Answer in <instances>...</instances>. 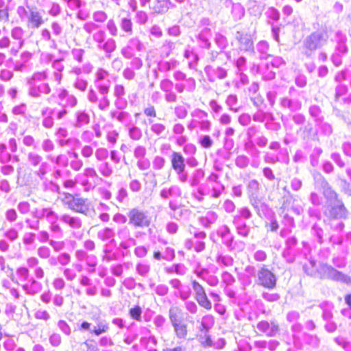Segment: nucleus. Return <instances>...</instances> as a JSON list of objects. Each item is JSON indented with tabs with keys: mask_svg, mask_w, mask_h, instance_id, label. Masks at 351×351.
Listing matches in <instances>:
<instances>
[{
	"mask_svg": "<svg viewBox=\"0 0 351 351\" xmlns=\"http://www.w3.org/2000/svg\"><path fill=\"white\" fill-rule=\"evenodd\" d=\"M49 72L48 70L34 72L26 79L27 94L29 97L38 99L43 95H49L51 92L50 85L46 80H48Z\"/></svg>",
	"mask_w": 351,
	"mask_h": 351,
	"instance_id": "1",
	"label": "nucleus"
},
{
	"mask_svg": "<svg viewBox=\"0 0 351 351\" xmlns=\"http://www.w3.org/2000/svg\"><path fill=\"white\" fill-rule=\"evenodd\" d=\"M16 284L21 285L25 294L34 296L43 289V285L30 274L26 267H19L16 269Z\"/></svg>",
	"mask_w": 351,
	"mask_h": 351,
	"instance_id": "2",
	"label": "nucleus"
},
{
	"mask_svg": "<svg viewBox=\"0 0 351 351\" xmlns=\"http://www.w3.org/2000/svg\"><path fill=\"white\" fill-rule=\"evenodd\" d=\"M16 14L22 22L26 23L29 29H38L45 23L41 12L36 7L20 5L16 8Z\"/></svg>",
	"mask_w": 351,
	"mask_h": 351,
	"instance_id": "3",
	"label": "nucleus"
},
{
	"mask_svg": "<svg viewBox=\"0 0 351 351\" xmlns=\"http://www.w3.org/2000/svg\"><path fill=\"white\" fill-rule=\"evenodd\" d=\"M191 119L187 123V129L189 131H200L208 132L210 130L212 123L208 120V114L207 112L200 109L195 108L191 112Z\"/></svg>",
	"mask_w": 351,
	"mask_h": 351,
	"instance_id": "4",
	"label": "nucleus"
},
{
	"mask_svg": "<svg viewBox=\"0 0 351 351\" xmlns=\"http://www.w3.org/2000/svg\"><path fill=\"white\" fill-rule=\"evenodd\" d=\"M328 39V35L324 29H319L311 34L303 42L305 56L311 57L313 52L326 45Z\"/></svg>",
	"mask_w": 351,
	"mask_h": 351,
	"instance_id": "5",
	"label": "nucleus"
},
{
	"mask_svg": "<svg viewBox=\"0 0 351 351\" xmlns=\"http://www.w3.org/2000/svg\"><path fill=\"white\" fill-rule=\"evenodd\" d=\"M252 213L247 207H242L237 210V214L233 216L232 223L237 233L243 237H247L250 232V227L247 225L246 220L251 219Z\"/></svg>",
	"mask_w": 351,
	"mask_h": 351,
	"instance_id": "6",
	"label": "nucleus"
},
{
	"mask_svg": "<svg viewBox=\"0 0 351 351\" xmlns=\"http://www.w3.org/2000/svg\"><path fill=\"white\" fill-rule=\"evenodd\" d=\"M256 277V282L259 286L268 289H273L276 287L277 278L265 265H261L258 267Z\"/></svg>",
	"mask_w": 351,
	"mask_h": 351,
	"instance_id": "7",
	"label": "nucleus"
},
{
	"mask_svg": "<svg viewBox=\"0 0 351 351\" xmlns=\"http://www.w3.org/2000/svg\"><path fill=\"white\" fill-rule=\"evenodd\" d=\"M27 161L33 167H38L34 174L40 180H43L49 171L50 166L48 162L43 160L42 156L34 152H30L27 155Z\"/></svg>",
	"mask_w": 351,
	"mask_h": 351,
	"instance_id": "8",
	"label": "nucleus"
},
{
	"mask_svg": "<svg viewBox=\"0 0 351 351\" xmlns=\"http://www.w3.org/2000/svg\"><path fill=\"white\" fill-rule=\"evenodd\" d=\"M106 33L102 29H98L93 34V40L97 44V49L110 54L116 50V41L112 38L106 39Z\"/></svg>",
	"mask_w": 351,
	"mask_h": 351,
	"instance_id": "9",
	"label": "nucleus"
},
{
	"mask_svg": "<svg viewBox=\"0 0 351 351\" xmlns=\"http://www.w3.org/2000/svg\"><path fill=\"white\" fill-rule=\"evenodd\" d=\"M127 215L129 219L128 223L132 226L143 228L150 225V217L142 209L133 208L128 211Z\"/></svg>",
	"mask_w": 351,
	"mask_h": 351,
	"instance_id": "10",
	"label": "nucleus"
},
{
	"mask_svg": "<svg viewBox=\"0 0 351 351\" xmlns=\"http://www.w3.org/2000/svg\"><path fill=\"white\" fill-rule=\"evenodd\" d=\"M60 221L68 226L74 238L80 240L82 238V232L80 230L82 227V220L77 216L71 215L69 213L60 215Z\"/></svg>",
	"mask_w": 351,
	"mask_h": 351,
	"instance_id": "11",
	"label": "nucleus"
},
{
	"mask_svg": "<svg viewBox=\"0 0 351 351\" xmlns=\"http://www.w3.org/2000/svg\"><path fill=\"white\" fill-rule=\"evenodd\" d=\"M323 214L325 218L347 219L348 210L342 200L330 204H326Z\"/></svg>",
	"mask_w": 351,
	"mask_h": 351,
	"instance_id": "12",
	"label": "nucleus"
},
{
	"mask_svg": "<svg viewBox=\"0 0 351 351\" xmlns=\"http://www.w3.org/2000/svg\"><path fill=\"white\" fill-rule=\"evenodd\" d=\"M88 101L93 105H95L100 110L106 111L110 107V99L108 94L98 92L90 88L87 93Z\"/></svg>",
	"mask_w": 351,
	"mask_h": 351,
	"instance_id": "13",
	"label": "nucleus"
},
{
	"mask_svg": "<svg viewBox=\"0 0 351 351\" xmlns=\"http://www.w3.org/2000/svg\"><path fill=\"white\" fill-rule=\"evenodd\" d=\"M191 286L193 291L194 299L197 304L207 311L212 308V302L208 299L204 287L197 280H191Z\"/></svg>",
	"mask_w": 351,
	"mask_h": 351,
	"instance_id": "14",
	"label": "nucleus"
},
{
	"mask_svg": "<svg viewBox=\"0 0 351 351\" xmlns=\"http://www.w3.org/2000/svg\"><path fill=\"white\" fill-rule=\"evenodd\" d=\"M238 49L247 53H254V40L252 35L244 30L237 31L234 35Z\"/></svg>",
	"mask_w": 351,
	"mask_h": 351,
	"instance_id": "15",
	"label": "nucleus"
},
{
	"mask_svg": "<svg viewBox=\"0 0 351 351\" xmlns=\"http://www.w3.org/2000/svg\"><path fill=\"white\" fill-rule=\"evenodd\" d=\"M109 73L106 70L99 68L95 73L94 85L96 90L101 93H105L109 95L111 81L109 79Z\"/></svg>",
	"mask_w": 351,
	"mask_h": 351,
	"instance_id": "16",
	"label": "nucleus"
},
{
	"mask_svg": "<svg viewBox=\"0 0 351 351\" xmlns=\"http://www.w3.org/2000/svg\"><path fill=\"white\" fill-rule=\"evenodd\" d=\"M169 284L173 289V295L182 301L189 299L192 295V291L189 285H184L178 278H172L169 280Z\"/></svg>",
	"mask_w": 351,
	"mask_h": 351,
	"instance_id": "17",
	"label": "nucleus"
},
{
	"mask_svg": "<svg viewBox=\"0 0 351 351\" xmlns=\"http://www.w3.org/2000/svg\"><path fill=\"white\" fill-rule=\"evenodd\" d=\"M182 195V189L178 184L165 186L159 193V196L162 199L173 203H177V199L181 198Z\"/></svg>",
	"mask_w": 351,
	"mask_h": 351,
	"instance_id": "18",
	"label": "nucleus"
},
{
	"mask_svg": "<svg viewBox=\"0 0 351 351\" xmlns=\"http://www.w3.org/2000/svg\"><path fill=\"white\" fill-rule=\"evenodd\" d=\"M44 186L45 190L49 189L53 192H57L59 193L60 196L58 198L61 201L62 204L66 206L69 209L71 208L73 204L76 195H73V194L67 192H60L59 186L52 181L45 182Z\"/></svg>",
	"mask_w": 351,
	"mask_h": 351,
	"instance_id": "19",
	"label": "nucleus"
},
{
	"mask_svg": "<svg viewBox=\"0 0 351 351\" xmlns=\"http://www.w3.org/2000/svg\"><path fill=\"white\" fill-rule=\"evenodd\" d=\"M145 46L138 37H132L128 41L127 45L121 49V55L127 59L134 56V51H142Z\"/></svg>",
	"mask_w": 351,
	"mask_h": 351,
	"instance_id": "20",
	"label": "nucleus"
},
{
	"mask_svg": "<svg viewBox=\"0 0 351 351\" xmlns=\"http://www.w3.org/2000/svg\"><path fill=\"white\" fill-rule=\"evenodd\" d=\"M149 8L152 14L162 15L169 10L176 8V5L171 0H152Z\"/></svg>",
	"mask_w": 351,
	"mask_h": 351,
	"instance_id": "21",
	"label": "nucleus"
},
{
	"mask_svg": "<svg viewBox=\"0 0 351 351\" xmlns=\"http://www.w3.org/2000/svg\"><path fill=\"white\" fill-rule=\"evenodd\" d=\"M71 210L88 215L93 210L90 201L87 198H84L76 195L73 204L70 208Z\"/></svg>",
	"mask_w": 351,
	"mask_h": 351,
	"instance_id": "22",
	"label": "nucleus"
},
{
	"mask_svg": "<svg viewBox=\"0 0 351 351\" xmlns=\"http://www.w3.org/2000/svg\"><path fill=\"white\" fill-rule=\"evenodd\" d=\"M204 72L210 82H215L217 80H223L228 76L226 69L215 65H207L204 68Z\"/></svg>",
	"mask_w": 351,
	"mask_h": 351,
	"instance_id": "23",
	"label": "nucleus"
},
{
	"mask_svg": "<svg viewBox=\"0 0 351 351\" xmlns=\"http://www.w3.org/2000/svg\"><path fill=\"white\" fill-rule=\"evenodd\" d=\"M257 329L267 337H276L280 331L279 325L276 321H261L257 324Z\"/></svg>",
	"mask_w": 351,
	"mask_h": 351,
	"instance_id": "24",
	"label": "nucleus"
},
{
	"mask_svg": "<svg viewBox=\"0 0 351 351\" xmlns=\"http://www.w3.org/2000/svg\"><path fill=\"white\" fill-rule=\"evenodd\" d=\"M250 204L255 210L257 215L261 218H266L267 219L274 218V213L273 210L267 204L262 202L260 199L251 202Z\"/></svg>",
	"mask_w": 351,
	"mask_h": 351,
	"instance_id": "25",
	"label": "nucleus"
},
{
	"mask_svg": "<svg viewBox=\"0 0 351 351\" xmlns=\"http://www.w3.org/2000/svg\"><path fill=\"white\" fill-rule=\"evenodd\" d=\"M244 150L250 154L253 158L250 165L254 169L259 167L261 160L259 158L260 151L256 148L254 140L247 139L243 145Z\"/></svg>",
	"mask_w": 351,
	"mask_h": 351,
	"instance_id": "26",
	"label": "nucleus"
},
{
	"mask_svg": "<svg viewBox=\"0 0 351 351\" xmlns=\"http://www.w3.org/2000/svg\"><path fill=\"white\" fill-rule=\"evenodd\" d=\"M58 105L62 108H75L77 104V99L73 95H71L64 88L60 89L58 95Z\"/></svg>",
	"mask_w": 351,
	"mask_h": 351,
	"instance_id": "27",
	"label": "nucleus"
},
{
	"mask_svg": "<svg viewBox=\"0 0 351 351\" xmlns=\"http://www.w3.org/2000/svg\"><path fill=\"white\" fill-rule=\"evenodd\" d=\"M280 106L291 112L299 111L302 108V101L296 97H283L279 99Z\"/></svg>",
	"mask_w": 351,
	"mask_h": 351,
	"instance_id": "28",
	"label": "nucleus"
},
{
	"mask_svg": "<svg viewBox=\"0 0 351 351\" xmlns=\"http://www.w3.org/2000/svg\"><path fill=\"white\" fill-rule=\"evenodd\" d=\"M324 275L326 278L335 281H340L346 284L351 283V278L342 272L335 269L331 266H326L324 269Z\"/></svg>",
	"mask_w": 351,
	"mask_h": 351,
	"instance_id": "29",
	"label": "nucleus"
},
{
	"mask_svg": "<svg viewBox=\"0 0 351 351\" xmlns=\"http://www.w3.org/2000/svg\"><path fill=\"white\" fill-rule=\"evenodd\" d=\"M246 190L250 203H251L259 199L261 185L257 180L251 179L246 184Z\"/></svg>",
	"mask_w": 351,
	"mask_h": 351,
	"instance_id": "30",
	"label": "nucleus"
},
{
	"mask_svg": "<svg viewBox=\"0 0 351 351\" xmlns=\"http://www.w3.org/2000/svg\"><path fill=\"white\" fill-rule=\"evenodd\" d=\"M13 283H16L15 279L12 280L11 278H3L1 280V286L5 293L9 295L16 301L20 299L21 293L19 289L13 286Z\"/></svg>",
	"mask_w": 351,
	"mask_h": 351,
	"instance_id": "31",
	"label": "nucleus"
},
{
	"mask_svg": "<svg viewBox=\"0 0 351 351\" xmlns=\"http://www.w3.org/2000/svg\"><path fill=\"white\" fill-rule=\"evenodd\" d=\"M174 88L176 92L180 94L184 92L191 93L196 89V81L193 77H189L183 82H176Z\"/></svg>",
	"mask_w": 351,
	"mask_h": 351,
	"instance_id": "32",
	"label": "nucleus"
},
{
	"mask_svg": "<svg viewBox=\"0 0 351 351\" xmlns=\"http://www.w3.org/2000/svg\"><path fill=\"white\" fill-rule=\"evenodd\" d=\"M168 206L171 210L169 213L171 217L177 220L188 217L191 213L189 209L184 208L178 203L169 202Z\"/></svg>",
	"mask_w": 351,
	"mask_h": 351,
	"instance_id": "33",
	"label": "nucleus"
},
{
	"mask_svg": "<svg viewBox=\"0 0 351 351\" xmlns=\"http://www.w3.org/2000/svg\"><path fill=\"white\" fill-rule=\"evenodd\" d=\"M217 235L221 237V241L228 248H232L234 236L227 225L219 226L217 230Z\"/></svg>",
	"mask_w": 351,
	"mask_h": 351,
	"instance_id": "34",
	"label": "nucleus"
},
{
	"mask_svg": "<svg viewBox=\"0 0 351 351\" xmlns=\"http://www.w3.org/2000/svg\"><path fill=\"white\" fill-rule=\"evenodd\" d=\"M118 237L121 239L120 245L123 249L128 248L131 245H135L136 241L130 237V232L128 227L120 228L117 232Z\"/></svg>",
	"mask_w": 351,
	"mask_h": 351,
	"instance_id": "35",
	"label": "nucleus"
},
{
	"mask_svg": "<svg viewBox=\"0 0 351 351\" xmlns=\"http://www.w3.org/2000/svg\"><path fill=\"white\" fill-rule=\"evenodd\" d=\"M264 161L268 164H275L278 162L288 164L289 162L288 151L286 148H284L276 156L267 154L264 157Z\"/></svg>",
	"mask_w": 351,
	"mask_h": 351,
	"instance_id": "36",
	"label": "nucleus"
},
{
	"mask_svg": "<svg viewBox=\"0 0 351 351\" xmlns=\"http://www.w3.org/2000/svg\"><path fill=\"white\" fill-rule=\"evenodd\" d=\"M110 117L112 119H115L127 128L132 124V117L128 112L119 110L111 111Z\"/></svg>",
	"mask_w": 351,
	"mask_h": 351,
	"instance_id": "37",
	"label": "nucleus"
},
{
	"mask_svg": "<svg viewBox=\"0 0 351 351\" xmlns=\"http://www.w3.org/2000/svg\"><path fill=\"white\" fill-rule=\"evenodd\" d=\"M79 283L82 287H86V294L88 296H95L97 294L98 289L93 285L92 280L85 275H81L79 278Z\"/></svg>",
	"mask_w": 351,
	"mask_h": 351,
	"instance_id": "38",
	"label": "nucleus"
},
{
	"mask_svg": "<svg viewBox=\"0 0 351 351\" xmlns=\"http://www.w3.org/2000/svg\"><path fill=\"white\" fill-rule=\"evenodd\" d=\"M171 164L174 171L186 169L185 159L180 152H172L171 155Z\"/></svg>",
	"mask_w": 351,
	"mask_h": 351,
	"instance_id": "39",
	"label": "nucleus"
},
{
	"mask_svg": "<svg viewBox=\"0 0 351 351\" xmlns=\"http://www.w3.org/2000/svg\"><path fill=\"white\" fill-rule=\"evenodd\" d=\"M55 112V109L49 107H45L41 110V116L43 117L42 125L44 128L50 129L54 125L52 114Z\"/></svg>",
	"mask_w": 351,
	"mask_h": 351,
	"instance_id": "40",
	"label": "nucleus"
},
{
	"mask_svg": "<svg viewBox=\"0 0 351 351\" xmlns=\"http://www.w3.org/2000/svg\"><path fill=\"white\" fill-rule=\"evenodd\" d=\"M51 66L54 70L52 78L59 85L62 80V71H64V66L61 60H54L52 62Z\"/></svg>",
	"mask_w": 351,
	"mask_h": 351,
	"instance_id": "41",
	"label": "nucleus"
},
{
	"mask_svg": "<svg viewBox=\"0 0 351 351\" xmlns=\"http://www.w3.org/2000/svg\"><path fill=\"white\" fill-rule=\"evenodd\" d=\"M212 31L210 28L205 27L202 29L197 36L198 42L202 47L210 49L211 43L210 41L212 37Z\"/></svg>",
	"mask_w": 351,
	"mask_h": 351,
	"instance_id": "42",
	"label": "nucleus"
},
{
	"mask_svg": "<svg viewBox=\"0 0 351 351\" xmlns=\"http://www.w3.org/2000/svg\"><path fill=\"white\" fill-rule=\"evenodd\" d=\"M184 57L188 61V66L190 69L197 70L199 62L198 55L191 48H187L184 52Z\"/></svg>",
	"mask_w": 351,
	"mask_h": 351,
	"instance_id": "43",
	"label": "nucleus"
},
{
	"mask_svg": "<svg viewBox=\"0 0 351 351\" xmlns=\"http://www.w3.org/2000/svg\"><path fill=\"white\" fill-rule=\"evenodd\" d=\"M217 219L218 215L215 212L210 210L199 218V222L204 228H208L215 223Z\"/></svg>",
	"mask_w": 351,
	"mask_h": 351,
	"instance_id": "44",
	"label": "nucleus"
},
{
	"mask_svg": "<svg viewBox=\"0 0 351 351\" xmlns=\"http://www.w3.org/2000/svg\"><path fill=\"white\" fill-rule=\"evenodd\" d=\"M194 250L201 252L205 250L206 244L204 240L206 238V234L204 231H199L194 234Z\"/></svg>",
	"mask_w": 351,
	"mask_h": 351,
	"instance_id": "45",
	"label": "nucleus"
},
{
	"mask_svg": "<svg viewBox=\"0 0 351 351\" xmlns=\"http://www.w3.org/2000/svg\"><path fill=\"white\" fill-rule=\"evenodd\" d=\"M172 326L178 339L180 340H184L186 339L188 335L187 325L183 321Z\"/></svg>",
	"mask_w": 351,
	"mask_h": 351,
	"instance_id": "46",
	"label": "nucleus"
},
{
	"mask_svg": "<svg viewBox=\"0 0 351 351\" xmlns=\"http://www.w3.org/2000/svg\"><path fill=\"white\" fill-rule=\"evenodd\" d=\"M344 219H345L324 218V222L331 229L341 232L344 228V223L343 222Z\"/></svg>",
	"mask_w": 351,
	"mask_h": 351,
	"instance_id": "47",
	"label": "nucleus"
},
{
	"mask_svg": "<svg viewBox=\"0 0 351 351\" xmlns=\"http://www.w3.org/2000/svg\"><path fill=\"white\" fill-rule=\"evenodd\" d=\"M97 168L100 175L104 178H109L113 173L112 166L108 161L99 162Z\"/></svg>",
	"mask_w": 351,
	"mask_h": 351,
	"instance_id": "48",
	"label": "nucleus"
},
{
	"mask_svg": "<svg viewBox=\"0 0 351 351\" xmlns=\"http://www.w3.org/2000/svg\"><path fill=\"white\" fill-rule=\"evenodd\" d=\"M322 193L326 199V204H330L341 199L339 198L338 194L332 189L331 186L322 191Z\"/></svg>",
	"mask_w": 351,
	"mask_h": 351,
	"instance_id": "49",
	"label": "nucleus"
},
{
	"mask_svg": "<svg viewBox=\"0 0 351 351\" xmlns=\"http://www.w3.org/2000/svg\"><path fill=\"white\" fill-rule=\"evenodd\" d=\"M40 39L45 42L49 43L51 49H56L58 48L57 42L52 37V34L48 29L43 28L40 30Z\"/></svg>",
	"mask_w": 351,
	"mask_h": 351,
	"instance_id": "50",
	"label": "nucleus"
},
{
	"mask_svg": "<svg viewBox=\"0 0 351 351\" xmlns=\"http://www.w3.org/2000/svg\"><path fill=\"white\" fill-rule=\"evenodd\" d=\"M76 121L75 125L77 128H81L87 125L90 122L89 114L83 110H78L75 114Z\"/></svg>",
	"mask_w": 351,
	"mask_h": 351,
	"instance_id": "51",
	"label": "nucleus"
},
{
	"mask_svg": "<svg viewBox=\"0 0 351 351\" xmlns=\"http://www.w3.org/2000/svg\"><path fill=\"white\" fill-rule=\"evenodd\" d=\"M249 13L254 16H260L263 10L257 0H248L247 3Z\"/></svg>",
	"mask_w": 351,
	"mask_h": 351,
	"instance_id": "52",
	"label": "nucleus"
},
{
	"mask_svg": "<svg viewBox=\"0 0 351 351\" xmlns=\"http://www.w3.org/2000/svg\"><path fill=\"white\" fill-rule=\"evenodd\" d=\"M114 235L115 232L114 230L108 227H106L99 230L97 234V238L102 241H106L108 240H110L111 242L114 241Z\"/></svg>",
	"mask_w": 351,
	"mask_h": 351,
	"instance_id": "53",
	"label": "nucleus"
},
{
	"mask_svg": "<svg viewBox=\"0 0 351 351\" xmlns=\"http://www.w3.org/2000/svg\"><path fill=\"white\" fill-rule=\"evenodd\" d=\"M151 271V265L145 261L138 262L136 265V272L143 278H147Z\"/></svg>",
	"mask_w": 351,
	"mask_h": 351,
	"instance_id": "54",
	"label": "nucleus"
},
{
	"mask_svg": "<svg viewBox=\"0 0 351 351\" xmlns=\"http://www.w3.org/2000/svg\"><path fill=\"white\" fill-rule=\"evenodd\" d=\"M110 329L108 323L106 320H100L90 330V333L96 336H99L103 333L107 332Z\"/></svg>",
	"mask_w": 351,
	"mask_h": 351,
	"instance_id": "55",
	"label": "nucleus"
},
{
	"mask_svg": "<svg viewBox=\"0 0 351 351\" xmlns=\"http://www.w3.org/2000/svg\"><path fill=\"white\" fill-rule=\"evenodd\" d=\"M216 263L221 267H228L233 265L234 258L230 255L219 254L216 257Z\"/></svg>",
	"mask_w": 351,
	"mask_h": 351,
	"instance_id": "56",
	"label": "nucleus"
},
{
	"mask_svg": "<svg viewBox=\"0 0 351 351\" xmlns=\"http://www.w3.org/2000/svg\"><path fill=\"white\" fill-rule=\"evenodd\" d=\"M204 178V171L202 169H197L193 171L189 183L191 187L198 186Z\"/></svg>",
	"mask_w": 351,
	"mask_h": 351,
	"instance_id": "57",
	"label": "nucleus"
},
{
	"mask_svg": "<svg viewBox=\"0 0 351 351\" xmlns=\"http://www.w3.org/2000/svg\"><path fill=\"white\" fill-rule=\"evenodd\" d=\"M127 128L128 136L131 140L138 141L142 138L143 132L140 128L132 124Z\"/></svg>",
	"mask_w": 351,
	"mask_h": 351,
	"instance_id": "58",
	"label": "nucleus"
},
{
	"mask_svg": "<svg viewBox=\"0 0 351 351\" xmlns=\"http://www.w3.org/2000/svg\"><path fill=\"white\" fill-rule=\"evenodd\" d=\"M179 65V61L174 59H171L169 61L160 62L158 64V69L162 72H167L177 69Z\"/></svg>",
	"mask_w": 351,
	"mask_h": 351,
	"instance_id": "59",
	"label": "nucleus"
},
{
	"mask_svg": "<svg viewBox=\"0 0 351 351\" xmlns=\"http://www.w3.org/2000/svg\"><path fill=\"white\" fill-rule=\"evenodd\" d=\"M125 95V90L124 86L121 84H116L114 87V96L117 98L115 104L119 108H123L126 106L125 101L123 102V106H119V104L121 103V99Z\"/></svg>",
	"mask_w": 351,
	"mask_h": 351,
	"instance_id": "60",
	"label": "nucleus"
},
{
	"mask_svg": "<svg viewBox=\"0 0 351 351\" xmlns=\"http://www.w3.org/2000/svg\"><path fill=\"white\" fill-rule=\"evenodd\" d=\"M308 113L316 123H318V122H322L324 121L322 111L319 106L311 105L308 108Z\"/></svg>",
	"mask_w": 351,
	"mask_h": 351,
	"instance_id": "61",
	"label": "nucleus"
},
{
	"mask_svg": "<svg viewBox=\"0 0 351 351\" xmlns=\"http://www.w3.org/2000/svg\"><path fill=\"white\" fill-rule=\"evenodd\" d=\"M225 103L230 111L233 112L239 111L240 108L238 106V97L236 95L230 94L228 95Z\"/></svg>",
	"mask_w": 351,
	"mask_h": 351,
	"instance_id": "62",
	"label": "nucleus"
},
{
	"mask_svg": "<svg viewBox=\"0 0 351 351\" xmlns=\"http://www.w3.org/2000/svg\"><path fill=\"white\" fill-rule=\"evenodd\" d=\"M319 306L323 311V319L325 321H330L332 317V311L333 309V305L332 304V303L328 302H324L320 304Z\"/></svg>",
	"mask_w": 351,
	"mask_h": 351,
	"instance_id": "63",
	"label": "nucleus"
},
{
	"mask_svg": "<svg viewBox=\"0 0 351 351\" xmlns=\"http://www.w3.org/2000/svg\"><path fill=\"white\" fill-rule=\"evenodd\" d=\"M265 128L269 131L278 132L281 129V125L276 121L273 113L264 124Z\"/></svg>",
	"mask_w": 351,
	"mask_h": 351,
	"instance_id": "64",
	"label": "nucleus"
}]
</instances>
